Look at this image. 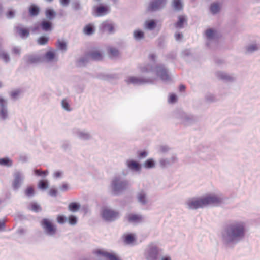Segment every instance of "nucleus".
Masks as SVG:
<instances>
[{
	"label": "nucleus",
	"mask_w": 260,
	"mask_h": 260,
	"mask_svg": "<svg viewBox=\"0 0 260 260\" xmlns=\"http://www.w3.org/2000/svg\"><path fill=\"white\" fill-rule=\"evenodd\" d=\"M245 234V223L241 221H233L224 226L221 232L222 241L227 245L235 244L244 238Z\"/></svg>",
	"instance_id": "nucleus-1"
},
{
	"label": "nucleus",
	"mask_w": 260,
	"mask_h": 260,
	"mask_svg": "<svg viewBox=\"0 0 260 260\" xmlns=\"http://www.w3.org/2000/svg\"><path fill=\"white\" fill-rule=\"evenodd\" d=\"M222 202V199L216 195H208L189 199L187 201L186 205L189 209L195 210L203 208L209 205H218Z\"/></svg>",
	"instance_id": "nucleus-2"
},
{
	"label": "nucleus",
	"mask_w": 260,
	"mask_h": 260,
	"mask_svg": "<svg viewBox=\"0 0 260 260\" xmlns=\"http://www.w3.org/2000/svg\"><path fill=\"white\" fill-rule=\"evenodd\" d=\"M130 186L128 180L120 176L113 177L111 182L112 193L114 196H118L127 190Z\"/></svg>",
	"instance_id": "nucleus-3"
},
{
	"label": "nucleus",
	"mask_w": 260,
	"mask_h": 260,
	"mask_svg": "<svg viewBox=\"0 0 260 260\" xmlns=\"http://www.w3.org/2000/svg\"><path fill=\"white\" fill-rule=\"evenodd\" d=\"M141 71L143 73L155 72L156 75L164 82L171 80L168 71L163 64H157L153 67L152 65L148 64L141 68Z\"/></svg>",
	"instance_id": "nucleus-4"
},
{
	"label": "nucleus",
	"mask_w": 260,
	"mask_h": 260,
	"mask_svg": "<svg viewBox=\"0 0 260 260\" xmlns=\"http://www.w3.org/2000/svg\"><path fill=\"white\" fill-rule=\"evenodd\" d=\"M161 250L154 244H149L144 252V256L147 260H158L161 255Z\"/></svg>",
	"instance_id": "nucleus-5"
},
{
	"label": "nucleus",
	"mask_w": 260,
	"mask_h": 260,
	"mask_svg": "<svg viewBox=\"0 0 260 260\" xmlns=\"http://www.w3.org/2000/svg\"><path fill=\"white\" fill-rule=\"evenodd\" d=\"M156 80L155 78H138L134 76L128 77L125 81L128 84L143 85L146 84H153Z\"/></svg>",
	"instance_id": "nucleus-6"
},
{
	"label": "nucleus",
	"mask_w": 260,
	"mask_h": 260,
	"mask_svg": "<svg viewBox=\"0 0 260 260\" xmlns=\"http://www.w3.org/2000/svg\"><path fill=\"white\" fill-rule=\"evenodd\" d=\"M102 218L106 221L112 222L119 217V212L111 209H105L102 212Z\"/></svg>",
	"instance_id": "nucleus-7"
},
{
	"label": "nucleus",
	"mask_w": 260,
	"mask_h": 260,
	"mask_svg": "<svg viewBox=\"0 0 260 260\" xmlns=\"http://www.w3.org/2000/svg\"><path fill=\"white\" fill-rule=\"evenodd\" d=\"M14 179L12 182V187L14 190H17L21 186L24 176L23 174L20 171H16L13 174Z\"/></svg>",
	"instance_id": "nucleus-8"
},
{
	"label": "nucleus",
	"mask_w": 260,
	"mask_h": 260,
	"mask_svg": "<svg viewBox=\"0 0 260 260\" xmlns=\"http://www.w3.org/2000/svg\"><path fill=\"white\" fill-rule=\"evenodd\" d=\"M41 225L46 234L53 236L56 233V227L49 220L47 219H43L41 221Z\"/></svg>",
	"instance_id": "nucleus-9"
},
{
	"label": "nucleus",
	"mask_w": 260,
	"mask_h": 260,
	"mask_svg": "<svg viewBox=\"0 0 260 260\" xmlns=\"http://www.w3.org/2000/svg\"><path fill=\"white\" fill-rule=\"evenodd\" d=\"M167 0H152L147 8V10L150 12L158 11L164 7Z\"/></svg>",
	"instance_id": "nucleus-10"
},
{
	"label": "nucleus",
	"mask_w": 260,
	"mask_h": 260,
	"mask_svg": "<svg viewBox=\"0 0 260 260\" xmlns=\"http://www.w3.org/2000/svg\"><path fill=\"white\" fill-rule=\"evenodd\" d=\"M27 64H37L43 61V57L40 55H28L24 58Z\"/></svg>",
	"instance_id": "nucleus-11"
},
{
	"label": "nucleus",
	"mask_w": 260,
	"mask_h": 260,
	"mask_svg": "<svg viewBox=\"0 0 260 260\" xmlns=\"http://www.w3.org/2000/svg\"><path fill=\"white\" fill-rule=\"evenodd\" d=\"M8 117L7 104L6 101L0 98V119L6 120Z\"/></svg>",
	"instance_id": "nucleus-12"
},
{
	"label": "nucleus",
	"mask_w": 260,
	"mask_h": 260,
	"mask_svg": "<svg viewBox=\"0 0 260 260\" xmlns=\"http://www.w3.org/2000/svg\"><path fill=\"white\" fill-rule=\"evenodd\" d=\"M100 29L103 32L112 34L114 32V27L113 24L108 21L103 22L101 24Z\"/></svg>",
	"instance_id": "nucleus-13"
},
{
	"label": "nucleus",
	"mask_w": 260,
	"mask_h": 260,
	"mask_svg": "<svg viewBox=\"0 0 260 260\" xmlns=\"http://www.w3.org/2000/svg\"><path fill=\"white\" fill-rule=\"evenodd\" d=\"M16 32L22 38H26L29 35V30L23 27L22 25H18L14 27Z\"/></svg>",
	"instance_id": "nucleus-14"
},
{
	"label": "nucleus",
	"mask_w": 260,
	"mask_h": 260,
	"mask_svg": "<svg viewBox=\"0 0 260 260\" xmlns=\"http://www.w3.org/2000/svg\"><path fill=\"white\" fill-rule=\"evenodd\" d=\"M187 24V19L185 15H179L178 17V21L174 24L176 29H182L185 25Z\"/></svg>",
	"instance_id": "nucleus-15"
},
{
	"label": "nucleus",
	"mask_w": 260,
	"mask_h": 260,
	"mask_svg": "<svg viewBox=\"0 0 260 260\" xmlns=\"http://www.w3.org/2000/svg\"><path fill=\"white\" fill-rule=\"evenodd\" d=\"M93 253L96 255H102L109 260H120L116 255L102 250H96L93 251Z\"/></svg>",
	"instance_id": "nucleus-16"
},
{
	"label": "nucleus",
	"mask_w": 260,
	"mask_h": 260,
	"mask_svg": "<svg viewBox=\"0 0 260 260\" xmlns=\"http://www.w3.org/2000/svg\"><path fill=\"white\" fill-rule=\"evenodd\" d=\"M127 219L129 223H139L143 221V217L141 215L129 214L127 216Z\"/></svg>",
	"instance_id": "nucleus-17"
},
{
	"label": "nucleus",
	"mask_w": 260,
	"mask_h": 260,
	"mask_svg": "<svg viewBox=\"0 0 260 260\" xmlns=\"http://www.w3.org/2000/svg\"><path fill=\"white\" fill-rule=\"evenodd\" d=\"M137 199L138 202L143 206L146 205L148 202L147 193L143 190L137 193Z\"/></svg>",
	"instance_id": "nucleus-18"
},
{
	"label": "nucleus",
	"mask_w": 260,
	"mask_h": 260,
	"mask_svg": "<svg viewBox=\"0 0 260 260\" xmlns=\"http://www.w3.org/2000/svg\"><path fill=\"white\" fill-rule=\"evenodd\" d=\"M108 12L109 8L107 6L100 5L95 9L94 15L96 17H99L106 15Z\"/></svg>",
	"instance_id": "nucleus-19"
},
{
	"label": "nucleus",
	"mask_w": 260,
	"mask_h": 260,
	"mask_svg": "<svg viewBox=\"0 0 260 260\" xmlns=\"http://www.w3.org/2000/svg\"><path fill=\"white\" fill-rule=\"evenodd\" d=\"M40 27L44 31H50L52 29V24L48 20H43L40 23Z\"/></svg>",
	"instance_id": "nucleus-20"
},
{
	"label": "nucleus",
	"mask_w": 260,
	"mask_h": 260,
	"mask_svg": "<svg viewBox=\"0 0 260 260\" xmlns=\"http://www.w3.org/2000/svg\"><path fill=\"white\" fill-rule=\"evenodd\" d=\"M90 59L95 61H100L103 59L102 53L99 51H91L88 53Z\"/></svg>",
	"instance_id": "nucleus-21"
},
{
	"label": "nucleus",
	"mask_w": 260,
	"mask_h": 260,
	"mask_svg": "<svg viewBox=\"0 0 260 260\" xmlns=\"http://www.w3.org/2000/svg\"><path fill=\"white\" fill-rule=\"evenodd\" d=\"M126 162L128 168L133 171H138L140 170L141 168V165L133 160H128Z\"/></svg>",
	"instance_id": "nucleus-22"
},
{
	"label": "nucleus",
	"mask_w": 260,
	"mask_h": 260,
	"mask_svg": "<svg viewBox=\"0 0 260 260\" xmlns=\"http://www.w3.org/2000/svg\"><path fill=\"white\" fill-rule=\"evenodd\" d=\"M194 121V118L192 116L187 115L183 113L181 117V121L184 125H188L192 123Z\"/></svg>",
	"instance_id": "nucleus-23"
},
{
	"label": "nucleus",
	"mask_w": 260,
	"mask_h": 260,
	"mask_svg": "<svg viewBox=\"0 0 260 260\" xmlns=\"http://www.w3.org/2000/svg\"><path fill=\"white\" fill-rule=\"evenodd\" d=\"M28 11L30 16H36L39 14L40 12V8L37 5L32 4L29 7Z\"/></svg>",
	"instance_id": "nucleus-24"
},
{
	"label": "nucleus",
	"mask_w": 260,
	"mask_h": 260,
	"mask_svg": "<svg viewBox=\"0 0 260 260\" xmlns=\"http://www.w3.org/2000/svg\"><path fill=\"white\" fill-rule=\"evenodd\" d=\"M216 76L219 79L226 81H232L234 80V78L232 77L224 72H218L216 73Z\"/></svg>",
	"instance_id": "nucleus-25"
},
{
	"label": "nucleus",
	"mask_w": 260,
	"mask_h": 260,
	"mask_svg": "<svg viewBox=\"0 0 260 260\" xmlns=\"http://www.w3.org/2000/svg\"><path fill=\"white\" fill-rule=\"evenodd\" d=\"M45 14L46 18L50 20H53L56 15L54 10L51 9H47L45 10Z\"/></svg>",
	"instance_id": "nucleus-26"
},
{
	"label": "nucleus",
	"mask_w": 260,
	"mask_h": 260,
	"mask_svg": "<svg viewBox=\"0 0 260 260\" xmlns=\"http://www.w3.org/2000/svg\"><path fill=\"white\" fill-rule=\"evenodd\" d=\"M12 161L8 157L0 158V165L1 166L10 167L12 166Z\"/></svg>",
	"instance_id": "nucleus-27"
},
{
	"label": "nucleus",
	"mask_w": 260,
	"mask_h": 260,
	"mask_svg": "<svg viewBox=\"0 0 260 260\" xmlns=\"http://www.w3.org/2000/svg\"><path fill=\"white\" fill-rule=\"evenodd\" d=\"M90 59V57L88 56V53L86 54L85 56L82 57L80 58L77 62L78 66H83L86 64V63L89 61Z\"/></svg>",
	"instance_id": "nucleus-28"
},
{
	"label": "nucleus",
	"mask_w": 260,
	"mask_h": 260,
	"mask_svg": "<svg viewBox=\"0 0 260 260\" xmlns=\"http://www.w3.org/2000/svg\"><path fill=\"white\" fill-rule=\"evenodd\" d=\"M172 5L174 9L177 11H180L183 8L181 0H173Z\"/></svg>",
	"instance_id": "nucleus-29"
},
{
	"label": "nucleus",
	"mask_w": 260,
	"mask_h": 260,
	"mask_svg": "<svg viewBox=\"0 0 260 260\" xmlns=\"http://www.w3.org/2000/svg\"><path fill=\"white\" fill-rule=\"evenodd\" d=\"M155 161L152 158H149L146 160L144 164V166L147 169H150L155 167Z\"/></svg>",
	"instance_id": "nucleus-30"
},
{
	"label": "nucleus",
	"mask_w": 260,
	"mask_h": 260,
	"mask_svg": "<svg viewBox=\"0 0 260 260\" xmlns=\"http://www.w3.org/2000/svg\"><path fill=\"white\" fill-rule=\"evenodd\" d=\"M29 209L34 211L35 212H38L39 211H41L42 210V208L41 206L37 204L36 203H31L29 207H28Z\"/></svg>",
	"instance_id": "nucleus-31"
},
{
	"label": "nucleus",
	"mask_w": 260,
	"mask_h": 260,
	"mask_svg": "<svg viewBox=\"0 0 260 260\" xmlns=\"http://www.w3.org/2000/svg\"><path fill=\"white\" fill-rule=\"evenodd\" d=\"M259 49V47L257 44H252L246 47V51L248 53H252Z\"/></svg>",
	"instance_id": "nucleus-32"
},
{
	"label": "nucleus",
	"mask_w": 260,
	"mask_h": 260,
	"mask_svg": "<svg viewBox=\"0 0 260 260\" xmlns=\"http://www.w3.org/2000/svg\"><path fill=\"white\" fill-rule=\"evenodd\" d=\"M80 205L75 202L70 203L68 206L69 210L72 212L77 211L80 208Z\"/></svg>",
	"instance_id": "nucleus-33"
},
{
	"label": "nucleus",
	"mask_w": 260,
	"mask_h": 260,
	"mask_svg": "<svg viewBox=\"0 0 260 260\" xmlns=\"http://www.w3.org/2000/svg\"><path fill=\"white\" fill-rule=\"evenodd\" d=\"M54 57L55 54L53 52L51 51H48L44 55V56H43V60L46 59L48 61H50L53 60V59L54 58Z\"/></svg>",
	"instance_id": "nucleus-34"
},
{
	"label": "nucleus",
	"mask_w": 260,
	"mask_h": 260,
	"mask_svg": "<svg viewBox=\"0 0 260 260\" xmlns=\"http://www.w3.org/2000/svg\"><path fill=\"white\" fill-rule=\"evenodd\" d=\"M56 46L59 50L62 51H66L67 50V44L64 42H61L59 40H58Z\"/></svg>",
	"instance_id": "nucleus-35"
},
{
	"label": "nucleus",
	"mask_w": 260,
	"mask_h": 260,
	"mask_svg": "<svg viewBox=\"0 0 260 260\" xmlns=\"http://www.w3.org/2000/svg\"><path fill=\"white\" fill-rule=\"evenodd\" d=\"M216 32L212 29H208L206 31V36L208 40H212L215 38Z\"/></svg>",
	"instance_id": "nucleus-36"
},
{
	"label": "nucleus",
	"mask_w": 260,
	"mask_h": 260,
	"mask_svg": "<svg viewBox=\"0 0 260 260\" xmlns=\"http://www.w3.org/2000/svg\"><path fill=\"white\" fill-rule=\"evenodd\" d=\"M134 37L136 40H140L144 38V35L143 32L142 30H135L134 32Z\"/></svg>",
	"instance_id": "nucleus-37"
},
{
	"label": "nucleus",
	"mask_w": 260,
	"mask_h": 260,
	"mask_svg": "<svg viewBox=\"0 0 260 260\" xmlns=\"http://www.w3.org/2000/svg\"><path fill=\"white\" fill-rule=\"evenodd\" d=\"M49 40V38L46 36H41L37 40V43L39 45H44L47 44Z\"/></svg>",
	"instance_id": "nucleus-38"
},
{
	"label": "nucleus",
	"mask_w": 260,
	"mask_h": 260,
	"mask_svg": "<svg viewBox=\"0 0 260 260\" xmlns=\"http://www.w3.org/2000/svg\"><path fill=\"white\" fill-rule=\"evenodd\" d=\"M109 55L110 57H117L119 55V51L115 48H110L109 49Z\"/></svg>",
	"instance_id": "nucleus-39"
},
{
	"label": "nucleus",
	"mask_w": 260,
	"mask_h": 260,
	"mask_svg": "<svg viewBox=\"0 0 260 260\" xmlns=\"http://www.w3.org/2000/svg\"><path fill=\"white\" fill-rule=\"evenodd\" d=\"M220 10V7L218 4L213 3L210 6V11L213 14L217 13Z\"/></svg>",
	"instance_id": "nucleus-40"
},
{
	"label": "nucleus",
	"mask_w": 260,
	"mask_h": 260,
	"mask_svg": "<svg viewBox=\"0 0 260 260\" xmlns=\"http://www.w3.org/2000/svg\"><path fill=\"white\" fill-rule=\"evenodd\" d=\"M72 7L75 11L81 10L82 9L80 2L79 1H74L72 3Z\"/></svg>",
	"instance_id": "nucleus-41"
},
{
	"label": "nucleus",
	"mask_w": 260,
	"mask_h": 260,
	"mask_svg": "<svg viewBox=\"0 0 260 260\" xmlns=\"http://www.w3.org/2000/svg\"><path fill=\"white\" fill-rule=\"evenodd\" d=\"M0 57L6 63L9 62L10 61L9 55L5 52H0Z\"/></svg>",
	"instance_id": "nucleus-42"
},
{
	"label": "nucleus",
	"mask_w": 260,
	"mask_h": 260,
	"mask_svg": "<svg viewBox=\"0 0 260 260\" xmlns=\"http://www.w3.org/2000/svg\"><path fill=\"white\" fill-rule=\"evenodd\" d=\"M77 135L81 139L83 140H87L90 138V136L88 133L78 131Z\"/></svg>",
	"instance_id": "nucleus-43"
},
{
	"label": "nucleus",
	"mask_w": 260,
	"mask_h": 260,
	"mask_svg": "<svg viewBox=\"0 0 260 260\" xmlns=\"http://www.w3.org/2000/svg\"><path fill=\"white\" fill-rule=\"evenodd\" d=\"M156 26V23L154 20H152L150 21L146 22V27L149 30L154 29Z\"/></svg>",
	"instance_id": "nucleus-44"
},
{
	"label": "nucleus",
	"mask_w": 260,
	"mask_h": 260,
	"mask_svg": "<svg viewBox=\"0 0 260 260\" xmlns=\"http://www.w3.org/2000/svg\"><path fill=\"white\" fill-rule=\"evenodd\" d=\"M84 32L86 35H91L94 31V29L93 27L90 25H87L84 27Z\"/></svg>",
	"instance_id": "nucleus-45"
},
{
	"label": "nucleus",
	"mask_w": 260,
	"mask_h": 260,
	"mask_svg": "<svg viewBox=\"0 0 260 260\" xmlns=\"http://www.w3.org/2000/svg\"><path fill=\"white\" fill-rule=\"evenodd\" d=\"M134 240H135V237L131 234H127L125 237L124 242L127 244L132 243L133 241H134Z\"/></svg>",
	"instance_id": "nucleus-46"
},
{
	"label": "nucleus",
	"mask_w": 260,
	"mask_h": 260,
	"mask_svg": "<svg viewBox=\"0 0 260 260\" xmlns=\"http://www.w3.org/2000/svg\"><path fill=\"white\" fill-rule=\"evenodd\" d=\"M25 194L27 197H32L35 194V190L32 187H28L25 191Z\"/></svg>",
	"instance_id": "nucleus-47"
},
{
	"label": "nucleus",
	"mask_w": 260,
	"mask_h": 260,
	"mask_svg": "<svg viewBox=\"0 0 260 260\" xmlns=\"http://www.w3.org/2000/svg\"><path fill=\"white\" fill-rule=\"evenodd\" d=\"M38 186L39 188L41 189H46L48 187V182L45 181L41 180L39 182Z\"/></svg>",
	"instance_id": "nucleus-48"
},
{
	"label": "nucleus",
	"mask_w": 260,
	"mask_h": 260,
	"mask_svg": "<svg viewBox=\"0 0 260 260\" xmlns=\"http://www.w3.org/2000/svg\"><path fill=\"white\" fill-rule=\"evenodd\" d=\"M159 164L162 168L166 167L167 166L171 165L170 160L167 159H161L159 160Z\"/></svg>",
	"instance_id": "nucleus-49"
},
{
	"label": "nucleus",
	"mask_w": 260,
	"mask_h": 260,
	"mask_svg": "<svg viewBox=\"0 0 260 260\" xmlns=\"http://www.w3.org/2000/svg\"><path fill=\"white\" fill-rule=\"evenodd\" d=\"M35 173L36 174V175H38V176H46L48 173V172L47 170H46V171H42L41 170H39V169H36L35 170Z\"/></svg>",
	"instance_id": "nucleus-50"
},
{
	"label": "nucleus",
	"mask_w": 260,
	"mask_h": 260,
	"mask_svg": "<svg viewBox=\"0 0 260 260\" xmlns=\"http://www.w3.org/2000/svg\"><path fill=\"white\" fill-rule=\"evenodd\" d=\"M69 222L71 225H75L77 222V218L74 215H70L68 218Z\"/></svg>",
	"instance_id": "nucleus-51"
},
{
	"label": "nucleus",
	"mask_w": 260,
	"mask_h": 260,
	"mask_svg": "<svg viewBox=\"0 0 260 260\" xmlns=\"http://www.w3.org/2000/svg\"><path fill=\"white\" fill-rule=\"evenodd\" d=\"M61 105L63 108H64L66 110L68 111H71V109L70 108V105L66 100L64 99L62 101Z\"/></svg>",
	"instance_id": "nucleus-52"
},
{
	"label": "nucleus",
	"mask_w": 260,
	"mask_h": 260,
	"mask_svg": "<svg viewBox=\"0 0 260 260\" xmlns=\"http://www.w3.org/2000/svg\"><path fill=\"white\" fill-rule=\"evenodd\" d=\"M66 218L62 215H59L57 218V221L59 224H63L66 222Z\"/></svg>",
	"instance_id": "nucleus-53"
},
{
	"label": "nucleus",
	"mask_w": 260,
	"mask_h": 260,
	"mask_svg": "<svg viewBox=\"0 0 260 260\" xmlns=\"http://www.w3.org/2000/svg\"><path fill=\"white\" fill-rule=\"evenodd\" d=\"M177 98L175 94H172L170 96L169 102L171 103H174L177 101Z\"/></svg>",
	"instance_id": "nucleus-54"
},
{
	"label": "nucleus",
	"mask_w": 260,
	"mask_h": 260,
	"mask_svg": "<svg viewBox=\"0 0 260 260\" xmlns=\"http://www.w3.org/2000/svg\"><path fill=\"white\" fill-rule=\"evenodd\" d=\"M6 16L9 19H11L14 17L15 16V11L13 10H10L9 11L7 14Z\"/></svg>",
	"instance_id": "nucleus-55"
},
{
	"label": "nucleus",
	"mask_w": 260,
	"mask_h": 260,
	"mask_svg": "<svg viewBox=\"0 0 260 260\" xmlns=\"http://www.w3.org/2000/svg\"><path fill=\"white\" fill-rule=\"evenodd\" d=\"M175 40L177 41H180L183 38V35L180 32L175 33Z\"/></svg>",
	"instance_id": "nucleus-56"
},
{
	"label": "nucleus",
	"mask_w": 260,
	"mask_h": 260,
	"mask_svg": "<svg viewBox=\"0 0 260 260\" xmlns=\"http://www.w3.org/2000/svg\"><path fill=\"white\" fill-rule=\"evenodd\" d=\"M148 155L147 152L144 151L142 152H140L138 154V157L140 159L145 158Z\"/></svg>",
	"instance_id": "nucleus-57"
},
{
	"label": "nucleus",
	"mask_w": 260,
	"mask_h": 260,
	"mask_svg": "<svg viewBox=\"0 0 260 260\" xmlns=\"http://www.w3.org/2000/svg\"><path fill=\"white\" fill-rule=\"evenodd\" d=\"M69 189L68 184L66 183H63V184L60 187V189L62 191H66Z\"/></svg>",
	"instance_id": "nucleus-58"
},
{
	"label": "nucleus",
	"mask_w": 260,
	"mask_h": 260,
	"mask_svg": "<svg viewBox=\"0 0 260 260\" xmlns=\"http://www.w3.org/2000/svg\"><path fill=\"white\" fill-rule=\"evenodd\" d=\"M206 99L209 102H213L215 100V98L213 94H209L206 96Z\"/></svg>",
	"instance_id": "nucleus-59"
},
{
	"label": "nucleus",
	"mask_w": 260,
	"mask_h": 260,
	"mask_svg": "<svg viewBox=\"0 0 260 260\" xmlns=\"http://www.w3.org/2000/svg\"><path fill=\"white\" fill-rule=\"evenodd\" d=\"M20 91L19 90L13 91L11 93L12 98L15 99L20 94Z\"/></svg>",
	"instance_id": "nucleus-60"
},
{
	"label": "nucleus",
	"mask_w": 260,
	"mask_h": 260,
	"mask_svg": "<svg viewBox=\"0 0 260 260\" xmlns=\"http://www.w3.org/2000/svg\"><path fill=\"white\" fill-rule=\"evenodd\" d=\"M57 194V191L55 189H51L49 191V194L51 196L56 197Z\"/></svg>",
	"instance_id": "nucleus-61"
},
{
	"label": "nucleus",
	"mask_w": 260,
	"mask_h": 260,
	"mask_svg": "<svg viewBox=\"0 0 260 260\" xmlns=\"http://www.w3.org/2000/svg\"><path fill=\"white\" fill-rule=\"evenodd\" d=\"M159 150L160 152L164 153L167 152L169 148L167 146H160Z\"/></svg>",
	"instance_id": "nucleus-62"
},
{
	"label": "nucleus",
	"mask_w": 260,
	"mask_h": 260,
	"mask_svg": "<svg viewBox=\"0 0 260 260\" xmlns=\"http://www.w3.org/2000/svg\"><path fill=\"white\" fill-rule=\"evenodd\" d=\"M12 53L15 54L19 55L20 53V49L18 47H14L12 49Z\"/></svg>",
	"instance_id": "nucleus-63"
},
{
	"label": "nucleus",
	"mask_w": 260,
	"mask_h": 260,
	"mask_svg": "<svg viewBox=\"0 0 260 260\" xmlns=\"http://www.w3.org/2000/svg\"><path fill=\"white\" fill-rule=\"evenodd\" d=\"M176 56V53L172 52L167 55V58L168 59H174Z\"/></svg>",
	"instance_id": "nucleus-64"
}]
</instances>
